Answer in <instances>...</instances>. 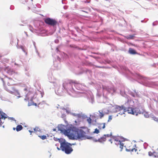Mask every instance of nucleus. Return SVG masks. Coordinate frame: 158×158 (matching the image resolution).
<instances>
[{"label": "nucleus", "instance_id": "obj_1", "mask_svg": "<svg viewBox=\"0 0 158 158\" xmlns=\"http://www.w3.org/2000/svg\"><path fill=\"white\" fill-rule=\"evenodd\" d=\"M74 144H71L70 143H66L65 142H61L60 143V148L61 150L65 152L67 154L71 153L73 150L71 146Z\"/></svg>", "mask_w": 158, "mask_h": 158}, {"label": "nucleus", "instance_id": "obj_2", "mask_svg": "<svg viewBox=\"0 0 158 158\" xmlns=\"http://www.w3.org/2000/svg\"><path fill=\"white\" fill-rule=\"evenodd\" d=\"M85 133L82 130H78L75 132L71 136L73 139H81L85 137Z\"/></svg>", "mask_w": 158, "mask_h": 158}, {"label": "nucleus", "instance_id": "obj_3", "mask_svg": "<svg viewBox=\"0 0 158 158\" xmlns=\"http://www.w3.org/2000/svg\"><path fill=\"white\" fill-rule=\"evenodd\" d=\"M44 21L47 24L53 26L56 25L58 23L57 21L55 19L49 18L45 19Z\"/></svg>", "mask_w": 158, "mask_h": 158}, {"label": "nucleus", "instance_id": "obj_4", "mask_svg": "<svg viewBox=\"0 0 158 158\" xmlns=\"http://www.w3.org/2000/svg\"><path fill=\"white\" fill-rule=\"evenodd\" d=\"M73 84L77 85L78 84V83L75 81L69 80L63 83V86L65 90H67V88H68V85H70L72 86Z\"/></svg>", "mask_w": 158, "mask_h": 158}, {"label": "nucleus", "instance_id": "obj_5", "mask_svg": "<svg viewBox=\"0 0 158 158\" xmlns=\"http://www.w3.org/2000/svg\"><path fill=\"white\" fill-rule=\"evenodd\" d=\"M121 139L120 137L115 138L113 139V141H114L116 145H119V147L121 149L120 151H121L123 149L124 143H123V141H121Z\"/></svg>", "mask_w": 158, "mask_h": 158}, {"label": "nucleus", "instance_id": "obj_6", "mask_svg": "<svg viewBox=\"0 0 158 158\" xmlns=\"http://www.w3.org/2000/svg\"><path fill=\"white\" fill-rule=\"evenodd\" d=\"M2 80L3 81V85H4L5 89L6 87H7L6 86V84L9 86H10L11 85V83H12L13 79L10 78H9L6 77L4 79L2 78Z\"/></svg>", "mask_w": 158, "mask_h": 158}, {"label": "nucleus", "instance_id": "obj_7", "mask_svg": "<svg viewBox=\"0 0 158 158\" xmlns=\"http://www.w3.org/2000/svg\"><path fill=\"white\" fill-rule=\"evenodd\" d=\"M115 108L117 112H118L121 110H123V113H121V112H120L119 113V114H120L121 115H122L123 114H124L125 112H126V107L123 105H122L121 106L116 105L115 106Z\"/></svg>", "mask_w": 158, "mask_h": 158}, {"label": "nucleus", "instance_id": "obj_8", "mask_svg": "<svg viewBox=\"0 0 158 158\" xmlns=\"http://www.w3.org/2000/svg\"><path fill=\"white\" fill-rule=\"evenodd\" d=\"M5 71L9 75H12L15 73L13 69L10 68L9 66L5 67L4 69Z\"/></svg>", "mask_w": 158, "mask_h": 158}, {"label": "nucleus", "instance_id": "obj_9", "mask_svg": "<svg viewBox=\"0 0 158 158\" xmlns=\"http://www.w3.org/2000/svg\"><path fill=\"white\" fill-rule=\"evenodd\" d=\"M5 89L6 91L11 94H13L14 93L17 92V90L14 87H11L9 88L6 87Z\"/></svg>", "mask_w": 158, "mask_h": 158}, {"label": "nucleus", "instance_id": "obj_10", "mask_svg": "<svg viewBox=\"0 0 158 158\" xmlns=\"http://www.w3.org/2000/svg\"><path fill=\"white\" fill-rule=\"evenodd\" d=\"M34 132L38 135V136L42 133V131L40 128L38 127H36L34 128Z\"/></svg>", "mask_w": 158, "mask_h": 158}, {"label": "nucleus", "instance_id": "obj_11", "mask_svg": "<svg viewBox=\"0 0 158 158\" xmlns=\"http://www.w3.org/2000/svg\"><path fill=\"white\" fill-rule=\"evenodd\" d=\"M61 131L64 133V134L65 135L69 137H71V136L73 134H71L70 133V130L69 129H68L67 130H64Z\"/></svg>", "mask_w": 158, "mask_h": 158}, {"label": "nucleus", "instance_id": "obj_12", "mask_svg": "<svg viewBox=\"0 0 158 158\" xmlns=\"http://www.w3.org/2000/svg\"><path fill=\"white\" fill-rule=\"evenodd\" d=\"M134 115H137L138 114H141L142 113V111H141L139 109L138 107H135L134 108Z\"/></svg>", "mask_w": 158, "mask_h": 158}, {"label": "nucleus", "instance_id": "obj_13", "mask_svg": "<svg viewBox=\"0 0 158 158\" xmlns=\"http://www.w3.org/2000/svg\"><path fill=\"white\" fill-rule=\"evenodd\" d=\"M127 111L129 114L134 115V108L131 107H128L127 109H126Z\"/></svg>", "mask_w": 158, "mask_h": 158}, {"label": "nucleus", "instance_id": "obj_14", "mask_svg": "<svg viewBox=\"0 0 158 158\" xmlns=\"http://www.w3.org/2000/svg\"><path fill=\"white\" fill-rule=\"evenodd\" d=\"M106 135H105L99 139L98 140V141L100 142H103L106 140Z\"/></svg>", "mask_w": 158, "mask_h": 158}, {"label": "nucleus", "instance_id": "obj_15", "mask_svg": "<svg viewBox=\"0 0 158 158\" xmlns=\"http://www.w3.org/2000/svg\"><path fill=\"white\" fill-rule=\"evenodd\" d=\"M129 52L132 54H135L137 53L132 48H129Z\"/></svg>", "mask_w": 158, "mask_h": 158}, {"label": "nucleus", "instance_id": "obj_16", "mask_svg": "<svg viewBox=\"0 0 158 158\" xmlns=\"http://www.w3.org/2000/svg\"><path fill=\"white\" fill-rule=\"evenodd\" d=\"M1 118H0V119H1V121L4 122V120L5 119L7 118V115L5 113H3V114H1Z\"/></svg>", "mask_w": 158, "mask_h": 158}, {"label": "nucleus", "instance_id": "obj_17", "mask_svg": "<svg viewBox=\"0 0 158 158\" xmlns=\"http://www.w3.org/2000/svg\"><path fill=\"white\" fill-rule=\"evenodd\" d=\"M23 128L22 126L21 125H18L16 127V130L17 131H19L22 130Z\"/></svg>", "mask_w": 158, "mask_h": 158}, {"label": "nucleus", "instance_id": "obj_18", "mask_svg": "<svg viewBox=\"0 0 158 158\" xmlns=\"http://www.w3.org/2000/svg\"><path fill=\"white\" fill-rule=\"evenodd\" d=\"M38 136L42 140H44L47 138L46 135H42L41 134H40Z\"/></svg>", "mask_w": 158, "mask_h": 158}, {"label": "nucleus", "instance_id": "obj_19", "mask_svg": "<svg viewBox=\"0 0 158 158\" xmlns=\"http://www.w3.org/2000/svg\"><path fill=\"white\" fill-rule=\"evenodd\" d=\"M98 112L100 114L99 117L100 118H101L104 116V114L103 113L102 111L101 112L100 110L98 111Z\"/></svg>", "mask_w": 158, "mask_h": 158}, {"label": "nucleus", "instance_id": "obj_20", "mask_svg": "<svg viewBox=\"0 0 158 158\" xmlns=\"http://www.w3.org/2000/svg\"><path fill=\"white\" fill-rule=\"evenodd\" d=\"M134 37V35H130L127 36V38L128 39H132Z\"/></svg>", "mask_w": 158, "mask_h": 158}, {"label": "nucleus", "instance_id": "obj_21", "mask_svg": "<svg viewBox=\"0 0 158 158\" xmlns=\"http://www.w3.org/2000/svg\"><path fill=\"white\" fill-rule=\"evenodd\" d=\"M127 150H128V151H131V152H133L134 151H135V152H136L137 150L135 148H130L129 149H127Z\"/></svg>", "mask_w": 158, "mask_h": 158}, {"label": "nucleus", "instance_id": "obj_22", "mask_svg": "<svg viewBox=\"0 0 158 158\" xmlns=\"http://www.w3.org/2000/svg\"><path fill=\"white\" fill-rule=\"evenodd\" d=\"M100 127L102 129H104L105 127V123H102L100 125Z\"/></svg>", "mask_w": 158, "mask_h": 158}, {"label": "nucleus", "instance_id": "obj_23", "mask_svg": "<svg viewBox=\"0 0 158 158\" xmlns=\"http://www.w3.org/2000/svg\"><path fill=\"white\" fill-rule=\"evenodd\" d=\"M87 121L88 122L89 124H91L92 119L90 118H88L87 119Z\"/></svg>", "mask_w": 158, "mask_h": 158}, {"label": "nucleus", "instance_id": "obj_24", "mask_svg": "<svg viewBox=\"0 0 158 158\" xmlns=\"http://www.w3.org/2000/svg\"><path fill=\"white\" fill-rule=\"evenodd\" d=\"M99 132V130L97 128H96L95 129V131H94V133L98 134Z\"/></svg>", "mask_w": 158, "mask_h": 158}, {"label": "nucleus", "instance_id": "obj_25", "mask_svg": "<svg viewBox=\"0 0 158 158\" xmlns=\"http://www.w3.org/2000/svg\"><path fill=\"white\" fill-rule=\"evenodd\" d=\"M108 122H109V121L111 120L112 119V116L111 115H110L109 116V118H108Z\"/></svg>", "mask_w": 158, "mask_h": 158}, {"label": "nucleus", "instance_id": "obj_26", "mask_svg": "<svg viewBox=\"0 0 158 158\" xmlns=\"http://www.w3.org/2000/svg\"><path fill=\"white\" fill-rule=\"evenodd\" d=\"M153 119L155 121H156L157 122H158V118L156 117H153Z\"/></svg>", "mask_w": 158, "mask_h": 158}, {"label": "nucleus", "instance_id": "obj_27", "mask_svg": "<svg viewBox=\"0 0 158 158\" xmlns=\"http://www.w3.org/2000/svg\"><path fill=\"white\" fill-rule=\"evenodd\" d=\"M4 123V121H2L1 120V119H0V127H1L2 124H3V123Z\"/></svg>", "mask_w": 158, "mask_h": 158}, {"label": "nucleus", "instance_id": "obj_28", "mask_svg": "<svg viewBox=\"0 0 158 158\" xmlns=\"http://www.w3.org/2000/svg\"><path fill=\"white\" fill-rule=\"evenodd\" d=\"M96 67H97V68H104V67L103 66H96Z\"/></svg>", "mask_w": 158, "mask_h": 158}, {"label": "nucleus", "instance_id": "obj_29", "mask_svg": "<svg viewBox=\"0 0 158 158\" xmlns=\"http://www.w3.org/2000/svg\"><path fill=\"white\" fill-rule=\"evenodd\" d=\"M54 140H55V141H58V140H59V141H60V140L59 139H57V138H54Z\"/></svg>", "mask_w": 158, "mask_h": 158}, {"label": "nucleus", "instance_id": "obj_30", "mask_svg": "<svg viewBox=\"0 0 158 158\" xmlns=\"http://www.w3.org/2000/svg\"><path fill=\"white\" fill-rule=\"evenodd\" d=\"M106 135V137H110V135H110V134H107Z\"/></svg>", "mask_w": 158, "mask_h": 158}, {"label": "nucleus", "instance_id": "obj_31", "mask_svg": "<svg viewBox=\"0 0 158 158\" xmlns=\"http://www.w3.org/2000/svg\"><path fill=\"white\" fill-rule=\"evenodd\" d=\"M24 90L25 91H27L28 90V89H27V88H25L24 89Z\"/></svg>", "mask_w": 158, "mask_h": 158}, {"label": "nucleus", "instance_id": "obj_32", "mask_svg": "<svg viewBox=\"0 0 158 158\" xmlns=\"http://www.w3.org/2000/svg\"><path fill=\"white\" fill-rule=\"evenodd\" d=\"M109 141L110 142H111V143H112V139H110L109 140Z\"/></svg>", "mask_w": 158, "mask_h": 158}, {"label": "nucleus", "instance_id": "obj_33", "mask_svg": "<svg viewBox=\"0 0 158 158\" xmlns=\"http://www.w3.org/2000/svg\"><path fill=\"white\" fill-rule=\"evenodd\" d=\"M2 56L1 54H0V59L2 57Z\"/></svg>", "mask_w": 158, "mask_h": 158}, {"label": "nucleus", "instance_id": "obj_34", "mask_svg": "<svg viewBox=\"0 0 158 158\" xmlns=\"http://www.w3.org/2000/svg\"><path fill=\"white\" fill-rule=\"evenodd\" d=\"M13 129L14 130H15V129H16V128H15V127H13Z\"/></svg>", "mask_w": 158, "mask_h": 158}, {"label": "nucleus", "instance_id": "obj_35", "mask_svg": "<svg viewBox=\"0 0 158 158\" xmlns=\"http://www.w3.org/2000/svg\"><path fill=\"white\" fill-rule=\"evenodd\" d=\"M57 149L58 150H60V148H59L58 147H57Z\"/></svg>", "mask_w": 158, "mask_h": 158}, {"label": "nucleus", "instance_id": "obj_36", "mask_svg": "<svg viewBox=\"0 0 158 158\" xmlns=\"http://www.w3.org/2000/svg\"><path fill=\"white\" fill-rule=\"evenodd\" d=\"M29 132H31H31H33V131H30V130H29Z\"/></svg>", "mask_w": 158, "mask_h": 158}, {"label": "nucleus", "instance_id": "obj_37", "mask_svg": "<svg viewBox=\"0 0 158 158\" xmlns=\"http://www.w3.org/2000/svg\"><path fill=\"white\" fill-rule=\"evenodd\" d=\"M35 106H37V105L36 103H35V105H34Z\"/></svg>", "mask_w": 158, "mask_h": 158}]
</instances>
